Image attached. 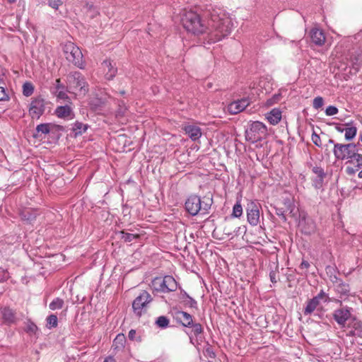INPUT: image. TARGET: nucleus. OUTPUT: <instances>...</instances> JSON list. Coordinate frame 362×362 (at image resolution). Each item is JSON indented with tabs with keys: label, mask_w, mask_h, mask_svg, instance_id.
Segmentation results:
<instances>
[{
	"label": "nucleus",
	"mask_w": 362,
	"mask_h": 362,
	"mask_svg": "<svg viewBox=\"0 0 362 362\" xmlns=\"http://www.w3.org/2000/svg\"><path fill=\"white\" fill-rule=\"evenodd\" d=\"M184 28L194 35H205L208 43H215L227 37L233 23L228 13L219 7L210 6L201 14L194 11H185L181 18Z\"/></svg>",
	"instance_id": "obj_1"
},
{
	"label": "nucleus",
	"mask_w": 362,
	"mask_h": 362,
	"mask_svg": "<svg viewBox=\"0 0 362 362\" xmlns=\"http://www.w3.org/2000/svg\"><path fill=\"white\" fill-rule=\"evenodd\" d=\"M213 204L212 196L205 195L202 199L196 194H191L185 203V209L191 216H196L199 213L205 215L209 213Z\"/></svg>",
	"instance_id": "obj_2"
},
{
	"label": "nucleus",
	"mask_w": 362,
	"mask_h": 362,
	"mask_svg": "<svg viewBox=\"0 0 362 362\" xmlns=\"http://www.w3.org/2000/svg\"><path fill=\"white\" fill-rule=\"evenodd\" d=\"M175 318L176 321L183 327L192 329L190 333L186 332L189 335L190 339H192L190 337L192 333H193L195 337H197L204 331L202 325L198 322H194L192 315L187 312L180 310L175 312Z\"/></svg>",
	"instance_id": "obj_3"
},
{
	"label": "nucleus",
	"mask_w": 362,
	"mask_h": 362,
	"mask_svg": "<svg viewBox=\"0 0 362 362\" xmlns=\"http://www.w3.org/2000/svg\"><path fill=\"white\" fill-rule=\"evenodd\" d=\"M331 301H332V299L329 295L321 290L316 296L307 300L306 305L303 308V314L306 316L311 315L315 310H322L321 303H327Z\"/></svg>",
	"instance_id": "obj_4"
},
{
	"label": "nucleus",
	"mask_w": 362,
	"mask_h": 362,
	"mask_svg": "<svg viewBox=\"0 0 362 362\" xmlns=\"http://www.w3.org/2000/svg\"><path fill=\"white\" fill-rule=\"evenodd\" d=\"M151 286L158 292L169 293L177 289V284L172 276L167 275L163 278H154L151 282Z\"/></svg>",
	"instance_id": "obj_5"
},
{
	"label": "nucleus",
	"mask_w": 362,
	"mask_h": 362,
	"mask_svg": "<svg viewBox=\"0 0 362 362\" xmlns=\"http://www.w3.org/2000/svg\"><path fill=\"white\" fill-rule=\"evenodd\" d=\"M67 84L69 88L78 90L80 94L85 95L89 90L84 76L78 71L71 72L67 76Z\"/></svg>",
	"instance_id": "obj_6"
},
{
	"label": "nucleus",
	"mask_w": 362,
	"mask_h": 362,
	"mask_svg": "<svg viewBox=\"0 0 362 362\" xmlns=\"http://www.w3.org/2000/svg\"><path fill=\"white\" fill-rule=\"evenodd\" d=\"M64 52L68 61L80 69L83 68V54L78 47L69 42L64 45Z\"/></svg>",
	"instance_id": "obj_7"
},
{
	"label": "nucleus",
	"mask_w": 362,
	"mask_h": 362,
	"mask_svg": "<svg viewBox=\"0 0 362 362\" xmlns=\"http://www.w3.org/2000/svg\"><path fill=\"white\" fill-rule=\"evenodd\" d=\"M266 126L259 121L253 122L245 131V139L252 143L260 141L267 134Z\"/></svg>",
	"instance_id": "obj_8"
},
{
	"label": "nucleus",
	"mask_w": 362,
	"mask_h": 362,
	"mask_svg": "<svg viewBox=\"0 0 362 362\" xmlns=\"http://www.w3.org/2000/svg\"><path fill=\"white\" fill-rule=\"evenodd\" d=\"M358 144L349 143L347 144L337 143L334 144L333 153L337 160H349L354 155V151H356Z\"/></svg>",
	"instance_id": "obj_9"
},
{
	"label": "nucleus",
	"mask_w": 362,
	"mask_h": 362,
	"mask_svg": "<svg viewBox=\"0 0 362 362\" xmlns=\"http://www.w3.org/2000/svg\"><path fill=\"white\" fill-rule=\"evenodd\" d=\"M152 297L146 291H143L132 303L134 313L139 317L142 314L143 309H145L148 303L152 301Z\"/></svg>",
	"instance_id": "obj_10"
},
{
	"label": "nucleus",
	"mask_w": 362,
	"mask_h": 362,
	"mask_svg": "<svg viewBox=\"0 0 362 362\" xmlns=\"http://www.w3.org/2000/svg\"><path fill=\"white\" fill-rule=\"evenodd\" d=\"M45 101L39 96L32 98L28 110L29 115L33 119H39L45 112Z\"/></svg>",
	"instance_id": "obj_11"
},
{
	"label": "nucleus",
	"mask_w": 362,
	"mask_h": 362,
	"mask_svg": "<svg viewBox=\"0 0 362 362\" xmlns=\"http://www.w3.org/2000/svg\"><path fill=\"white\" fill-rule=\"evenodd\" d=\"M260 209L261 205L254 201H251L247 204L246 211L247 221L252 226H257V224L259 223Z\"/></svg>",
	"instance_id": "obj_12"
},
{
	"label": "nucleus",
	"mask_w": 362,
	"mask_h": 362,
	"mask_svg": "<svg viewBox=\"0 0 362 362\" xmlns=\"http://www.w3.org/2000/svg\"><path fill=\"white\" fill-rule=\"evenodd\" d=\"M298 227L305 235H311L316 230V224L313 219L305 214H300Z\"/></svg>",
	"instance_id": "obj_13"
},
{
	"label": "nucleus",
	"mask_w": 362,
	"mask_h": 362,
	"mask_svg": "<svg viewBox=\"0 0 362 362\" xmlns=\"http://www.w3.org/2000/svg\"><path fill=\"white\" fill-rule=\"evenodd\" d=\"M351 310V308L346 306L337 309L334 311L333 318L341 327H344L346 321L349 320L351 318L354 321L356 320L355 317H352Z\"/></svg>",
	"instance_id": "obj_14"
},
{
	"label": "nucleus",
	"mask_w": 362,
	"mask_h": 362,
	"mask_svg": "<svg viewBox=\"0 0 362 362\" xmlns=\"http://www.w3.org/2000/svg\"><path fill=\"white\" fill-rule=\"evenodd\" d=\"M249 105V99L244 98L230 103L228 105V110L231 115H236L243 111Z\"/></svg>",
	"instance_id": "obj_15"
},
{
	"label": "nucleus",
	"mask_w": 362,
	"mask_h": 362,
	"mask_svg": "<svg viewBox=\"0 0 362 362\" xmlns=\"http://www.w3.org/2000/svg\"><path fill=\"white\" fill-rule=\"evenodd\" d=\"M102 68L105 72V77L107 80H112L116 76L117 68L116 63L110 59L104 60L102 63Z\"/></svg>",
	"instance_id": "obj_16"
},
{
	"label": "nucleus",
	"mask_w": 362,
	"mask_h": 362,
	"mask_svg": "<svg viewBox=\"0 0 362 362\" xmlns=\"http://www.w3.org/2000/svg\"><path fill=\"white\" fill-rule=\"evenodd\" d=\"M312 172L317 175L316 178L313 180V185L315 189L322 188L323 186L324 179L326 177L327 173L322 168L317 165L312 167Z\"/></svg>",
	"instance_id": "obj_17"
},
{
	"label": "nucleus",
	"mask_w": 362,
	"mask_h": 362,
	"mask_svg": "<svg viewBox=\"0 0 362 362\" xmlns=\"http://www.w3.org/2000/svg\"><path fill=\"white\" fill-rule=\"evenodd\" d=\"M54 114L62 119H72L75 117V114L69 105L58 106L54 110Z\"/></svg>",
	"instance_id": "obj_18"
},
{
	"label": "nucleus",
	"mask_w": 362,
	"mask_h": 362,
	"mask_svg": "<svg viewBox=\"0 0 362 362\" xmlns=\"http://www.w3.org/2000/svg\"><path fill=\"white\" fill-rule=\"evenodd\" d=\"M312 42L315 45L322 46L325 42V35L324 32L317 28H313L309 33Z\"/></svg>",
	"instance_id": "obj_19"
},
{
	"label": "nucleus",
	"mask_w": 362,
	"mask_h": 362,
	"mask_svg": "<svg viewBox=\"0 0 362 362\" xmlns=\"http://www.w3.org/2000/svg\"><path fill=\"white\" fill-rule=\"evenodd\" d=\"M185 133L193 141L199 139L202 136L201 129L195 125H188L184 128Z\"/></svg>",
	"instance_id": "obj_20"
},
{
	"label": "nucleus",
	"mask_w": 362,
	"mask_h": 362,
	"mask_svg": "<svg viewBox=\"0 0 362 362\" xmlns=\"http://www.w3.org/2000/svg\"><path fill=\"white\" fill-rule=\"evenodd\" d=\"M267 118L272 124H276L281 119V112L280 110L274 108L268 113Z\"/></svg>",
	"instance_id": "obj_21"
},
{
	"label": "nucleus",
	"mask_w": 362,
	"mask_h": 362,
	"mask_svg": "<svg viewBox=\"0 0 362 362\" xmlns=\"http://www.w3.org/2000/svg\"><path fill=\"white\" fill-rule=\"evenodd\" d=\"M1 314L5 321L8 323H13L15 322L16 316L15 313L12 309L8 307H4L1 308Z\"/></svg>",
	"instance_id": "obj_22"
},
{
	"label": "nucleus",
	"mask_w": 362,
	"mask_h": 362,
	"mask_svg": "<svg viewBox=\"0 0 362 362\" xmlns=\"http://www.w3.org/2000/svg\"><path fill=\"white\" fill-rule=\"evenodd\" d=\"M88 124H85L81 122L76 121L72 127V131L74 132L75 136L78 135H81L83 133L86 132L88 128Z\"/></svg>",
	"instance_id": "obj_23"
},
{
	"label": "nucleus",
	"mask_w": 362,
	"mask_h": 362,
	"mask_svg": "<svg viewBox=\"0 0 362 362\" xmlns=\"http://www.w3.org/2000/svg\"><path fill=\"white\" fill-rule=\"evenodd\" d=\"M125 341V336L123 334H119L113 341L112 347L114 349H122L124 347Z\"/></svg>",
	"instance_id": "obj_24"
},
{
	"label": "nucleus",
	"mask_w": 362,
	"mask_h": 362,
	"mask_svg": "<svg viewBox=\"0 0 362 362\" xmlns=\"http://www.w3.org/2000/svg\"><path fill=\"white\" fill-rule=\"evenodd\" d=\"M50 125L49 123H44L38 124L36 127L35 131L36 132L34 134V137L37 138L40 135L39 134H48L50 132Z\"/></svg>",
	"instance_id": "obj_25"
},
{
	"label": "nucleus",
	"mask_w": 362,
	"mask_h": 362,
	"mask_svg": "<svg viewBox=\"0 0 362 362\" xmlns=\"http://www.w3.org/2000/svg\"><path fill=\"white\" fill-rule=\"evenodd\" d=\"M284 205L286 211H289L291 216H296V206L293 199L290 198H286L284 199Z\"/></svg>",
	"instance_id": "obj_26"
},
{
	"label": "nucleus",
	"mask_w": 362,
	"mask_h": 362,
	"mask_svg": "<svg viewBox=\"0 0 362 362\" xmlns=\"http://www.w3.org/2000/svg\"><path fill=\"white\" fill-rule=\"evenodd\" d=\"M336 291L342 296H347L349 293V286L341 281L336 285Z\"/></svg>",
	"instance_id": "obj_27"
},
{
	"label": "nucleus",
	"mask_w": 362,
	"mask_h": 362,
	"mask_svg": "<svg viewBox=\"0 0 362 362\" xmlns=\"http://www.w3.org/2000/svg\"><path fill=\"white\" fill-rule=\"evenodd\" d=\"M357 128L356 127H351L345 128V139L347 141L352 140L356 135Z\"/></svg>",
	"instance_id": "obj_28"
},
{
	"label": "nucleus",
	"mask_w": 362,
	"mask_h": 362,
	"mask_svg": "<svg viewBox=\"0 0 362 362\" xmlns=\"http://www.w3.org/2000/svg\"><path fill=\"white\" fill-rule=\"evenodd\" d=\"M64 300L59 298H54L49 305V309L55 310L57 309H61L64 306Z\"/></svg>",
	"instance_id": "obj_29"
},
{
	"label": "nucleus",
	"mask_w": 362,
	"mask_h": 362,
	"mask_svg": "<svg viewBox=\"0 0 362 362\" xmlns=\"http://www.w3.org/2000/svg\"><path fill=\"white\" fill-rule=\"evenodd\" d=\"M47 327L49 329L54 328L57 327L58 325V320L57 317L54 314H52L49 316H47Z\"/></svg>",
	"instance_id": "obj_30"
},
{
	"label": "nucleus",
	"mask_w": 362,
	"mask_h": 362,
	"mask_svg": "<svg viewBox=\"0 0 362 362\" xmlns=\"http://www.w3.org/2000/svg\"><path fill=\"white\" fill-rule=\"evenodd\" d=\"M34 92V86L30 82H26L23 85V94L26 96H30Z\"/></svg>",
	"instance_id": "obj_31"
},
{
	"label": "nucleus",
	"mask_w": 362,
	"mask_h": 362,
	"mask_svg": "<svg viewBox=\"0 0 362 362\" xmlns=\"http://www.w3.org/2000/svg\"><path fill=\"white\" fill-rule=\"evenodd\" d=\"M349 161L356 163L357 168H361L362 166V154L358 153V147L356 148V151H354V155H353Z\"/></svg>",
	"instance_id": "obj_32"
},
{
	"label": "nucleus",
	"mask_w": 362,
	"mask_h": 362,
	"mask_svg": "<svg viewBox=\"0 0 362 362\" xmlns=\"http://www.w3.org/2000/svg\"><path fill=\"white\" fill-rule=\"evenodd\" d=\"M169 322V319L165 316H160L156 321V325L160 328H166L168 326Z\"/></svg>",
	"instance_id": "obj_33"
},
{
	"label": "nucleus",
	"mask_w": 362,
	"mask_h": 362,
	"mask_svg": "<svg viewBox=\"0 0 362 362\" xmlns=\"http://www.w3.org/2000/svg\"><path fill=\"white\" fill-rule=\"evenodd\" d=\"M120 235H121L120 238L126 243H129V242L132 241L133 240L136 239V238H138L137 235L129 233H127L124 231H121Z\"/></svg>",
	"instance_id": "obj_34"
},
{
	"label": "nucleus",
	"mask_w": 362,
	"mask_h": 362,
	"mask_svg": "<svg viewBox=\"0 0 362 362\" xmlns=\"http://www.w3.org/2000/svg\"><path fill=\"white\" fill-rule=\"evenodd\" d=\"M243 214V207L240 202H237L233 208L232 216L235 218H239Z\"/></svg>",
	"instance_id": "obj_35"
},
{
	"label": "nucleus",
	"mask_w": 362,
	"mask_h": 362,
	"mask_svg": "<svg viewBox=\"0 0 362 362\" xmlns=\"http://www.w3.org/2000/svg\"><path fill=\"white\" fill-rule=\"evenodd\" d=\"M350 62L352 68L355 70V71H358L361 64L359 62L358 56L351 55L350 57Z\"/></svg>",
	"instance_id": "obj_36"
},
{
	"label": "nucleus",
	"mask_w": 362,
	"mask_h": 362,
	"mask_svg": "<svg viewBox=\"0 0 362 362\" xmlns=\"http://www.w3.org/2000/svg\"><path fill=\"white\" fill-rule=\"evenodd\" d=\"M183 303L186 306L197 309V302L191 296L184 300Z\"/></svg>",
	"instance_id": "obj_37"
},
{
	"label": "nucleus",
	"mask_w": 362,
	"mask_h": 362,
	"mask_svg": "<svg viewBox=\"0 0 362 362\" xmlns=\"http://www.w3.org/2000/svg\"><path fill=\"white\" fill-rule=\"evenodd\" d=\"M324 100L322 97L317 96L314 98L313 102V106L315 109L317 110L323 106Z\"/></svg>",
	"instance_id": "obj_38"
},
{
	"label": "nucleus",
	"mask_w": 362,
	"mask_h": 362,
	"mask_svg": "<svg viewBox=\"0 0 362 362\" xmlns=\"http://www.w3.org/2000/svg\"><path fill=\"white\" fill-rule=\"evenodd\" d=\"M37 329L38 328L35 323L33 322H28L25 328V332L30 334H35Z\"/></svg>",
	"instance_id": "obj_39"
},
{
	"label": "nucleus",
	"mask_w": 362,
	"mask_h": 362,
	"mask_svg": "<svg viewBox=\"0 0 362 362\" xmlns=\"http://www.w3.org/2000/svg\"><path fill=\"white\" fill-rule=\"evenodd\" d=\"M275 214L279 216L284 222L287 221L286 216L285 215V209L283 208L275 207Z\"/></svg>",
	"instance_id": "obj_40"
},
{
	"label": "nucleus",
	"mask_w": 362,
	"mask_h": 362,
	"mask_svg": "<svg viewBox=\"0 0 362 362\" xmlns=\"http://www.w3.org/2000/svg\"><path fill=\"white\" fill-rule=\"evenodd\" d=\"M55 95L57 96V99L69 101V97L64 90L56 91Z\"/></svg>",
	"instance_id": "obj_41"
},
{
	"label": "nucleus",
	"mask_w": 362,
	"mask_h": 362,
	"mask_svg": "<svg viewBox=\"0 0 362 362\" xmlns=\"http://www.w3.org/2000/svg\"><path fill=\"white\" fill-rule=\"evenodd\" d=\"M338 112V109L335 106L329 105L326 108L325 113L328 116H332Z\"/></svg>",
	"instance_id": "obj_42"
},
{
	"label": "nucleus",
	"mask_w": 362,
	"mask_h": 362,
	"mask_svg": "<svg viewBox=\"0 0 362 362\" xmlns=\"http://www.w3.org/2000/svg\"><path fill=\"white\" fill-rule=\"evenodd\" d=\"M312 141L314 143V144L316 145L317 146H318V147L321 146V145H322L321 139H320V136L317 134H316L315 132H313V133L312 134Z\"/></svg>",
	"instance_id": "obj_43"
},
{
	"label": "nucleus",
	"mask_w": 362,
	"mask_h": 362,
	"mask_svg": "<svg viewBox=\"0 0 362 362\" xmlns=\"http://www.w3.org/2000/svg\"><path fill=\"white\" fill-rule=\"evenodd\" d=\"M21 216V218L23 220L28 221H32L35 218L32 214H30L28 211L23 212Z\"/></svg>",
	"instance_id": "obj_44"
},
{
	"label": "nucleus",
	"mask_w": 362,
	"mask_h": 362,
	"mask_svg": "<svg viewBox=\"0 0 362 362\" xmlns=\"http://www.w3.org/2000/svg\"><path fill=\"white\" fill-rule=\"evenodd\" d=\"M62 4V1L61 0H49V6L52 8L57 10L59 6Z\"/></svg>",
	"instance_id": "obj_45"
},
{
	"label": "nucleus",
	"mask_w": 362,
	"mask_h": 362,
	"mask_svg": "<svg viewBox=\"0 0 362 362\" xmlns=\"http://www.w3.org/2000/svg\"><path fill=\"white\" fill-rule=\"evenodd\" d=\"M204 354L206 356H209L211 358H214L216 356V354H215L214 351H213V349L210 346H208L205 349Z\"/></svg>",
	"instance_id": "obj_46"
},
{
	"label": "nucleus",
	"mask_w": 362,
	"mask_h": 362,
	"mask_svg": "<svg viewBox=\"0 0 362 362\" xmlns=\"http://www.w3.org/2000/svg\"><path fill=\"white\" fill-rule=\"evenodd\" d=\"M9 97L6 94L5 89L0 86V101L8 100Z\"/></svg>",
	"instance_id": "obj_47"
},
{
	"label": "nucleus",
	"mask_w": 362,
	"mask_h": 362,
	"mask_svg": "<svg viewBox=\"0 0 362 362\" xmlns=\"http://www.w3.org/2000/svg\"><path fill=\"white\" fill-rule=\"evenodd\" d=\"M269 278L272 283H274V284L276 283L277 280H278L277 272L275 271H271L269 273Z\"/></svg>",
	"instance_id": "obj_48"
},
{
	"label": "nucleus",
	"mask_w": 362,
	"mask_h": 362,
	"mask_svg": "<svg viewBox=\"0 0 362 362\" xmlns=\"http://www.w3.org/2000/svg\"><path fill=\"white\" fill-rule=\"evenodd\" d=\"M55 88H56V91H59V90H64L65 88V86L61 83L60 78H57L55 81Z\"/></svg>",
	"instance_id": "obj_49"
},
{
	"label": "nucleus",
	"mask_w": 362,
	"mask_h": 362,
	"mask_svg": "<svg viewBox=\"0 0 362 362\" xmlns=\"http://www.w3.org/2000/svg\"><path fill=\"white\" fill-rule=\"evenodd\" d=\"M84 9H86L87 11H95V6L92 3L86 2L83 6Z\"/></svg>",
	"instance_id": "obj_50"
},
{
	"label": "nucleus",
	"mask_w": 362,
	"mask_h": 362,
	"mask_svg": "<svg viewBox=\"0 0 362 362\" xmlns=\"http://www.w3.org/2000/svg\"><path fill=\"white\" fill-rule=\"evenodd\" d=\"M359 168H357L356 169H355L352 167H347L346 168V172L348 175H354L356 173V172L358 170Z\"/></svg>",
	"instance_id": "obj_51"
},
{
	"label": "nucleus",
	"mask_w": 362,
	"mask_h": 362,
	"mask_svg": "<svg viewBox=\"0 0 362 362\" xmlns=\"http://www.w3.org/2000/svg\"><path fill=\"white\" fill-rule=\"evenodd\" d=\"M136 330L134 329H131L129 332V334H128V337L130 340L133 341L135 339V337H136Z\"/></svg>",
	"instance_id": "obj_52"
},
{
	"label": "nucleus",
	"mask_w": 362,
	"mask_h": 362,
	"mask_svg": "<svg viewBox=\"0 0 362 362\" xmlns=\"http://www.w3.org/2000/svg\"><path fill=\"white\" fill-rule=\"evenodd\" d=\"M309 267H310V264H309V262H307V261H305V260H303V261L301 262L300 266V267L301 269H308Z\"/></svg>",
	"instance_id": "obj_53"
},
{
	"label": "nucleus",
	"mask_w": 362,
	"mask_h": 362,
	"mask_svg": "<svg viewBox=\"0 0 362 362\" xmlns=\"http://www.w3.org/2000/svg\"><path fill=\"white\" fill-rule=\"evenodd\" d=\"M331 281L334 283V284H339L340 283L341 281H342L341 279H339L337 276H334L333 277L331 276Z\"/></svg>",
	"instance_id": "obj_54"
},
{
	"label": "nucleus",
	"mask_w": 362,
	"mask_h": 362,
	"mask_svg": "<svg viewBox=\"0 0 362 362\" xmlns=\"http://www.w3.org/2000/svg\"><path fill=\"white\" fill-rule=\"evenodd\" d=\"M188 297H189V296L185 291L181 292V299L182 300V301H184V300H185Z\"/></svg>",
	"instance_id": "obj_55"
},
{
	"label": "nucleus",
	"mask_w": 362,
	"mask_h": 362,
	"mask_svg": "<svg viewBox=\"0 0 362 362\" xmlns=\"http://www.w3.org/2000/svg\"><path fill=\"white\" fill-rule=\"evenodd\" d=\"M335 129L339 132H345V128H343L341 127L339 124H337L336 127H335Z\"/></svg>",
	"instance_id": "obj_56"
},
{
	"label": "nucleus",
	"mask_w": 362,
	"mask_h": 362,
	"mask_svg": "<svg viewBox=\"0 0 362 362\" xmlns=\"http://www.w3.org/2000/svg\"><path fill=\"white\" fill-rule=\"evenodd\" d=\"M353 327L357 329L359 327H361V324L360 322H353Z\"/></svg>",
	"instance_id": "obj_57"
},
{
	"label": "nucleus",
	"mask_w": 362,
	"mask_h": 362,
	"mask_svg": "<svg viewBox=\"0 0 362 362\" xmlns=\"http://www.w3.org/2000/svg\"><path fill=\"white\" fill-rule=\"evenodd\" d=\"M103 362H116L112 356H108Z\"/></svg>",
	"instance_id": "obj_58"
},
{
	"label": "nucleus",
	"mask_w": 362,
	"mask_h": 362,
	"mask_svg": "<svg viewBox=\"0 0 362 362\" xmlns=\"http://www.w3.org/2000/svg\"><path fill=\"white\" fill-rule=\"evenodd\" d=\"M346 335L349 337H354L356 335V332L354 330H351Z\"/></svg>",
	"instance_id": "obj_59"
},
{
	"label": "nucleus",
	"mask_w": 362,
	"mask_h": 362,
	"mask_svg": "<svg viewBox=\"0 0 362 362\" xmlns=\"http://www.w3.org/2000/svg\"><path fill=\"white\" fill-rule=\"evenodd\" d=\"M358 177L359 178H362V170L358 173Z\"/></svg>",
	"instance_id": "obj_60"
},
{
	"label": "nucleus",
	"mask_w": 362,
	"mask_h": 362,
	"mask_svg": "<svg viewBox=\"0 0 362 362\" xmlns=\"http://www.w3.org/2000/svg\"><path fill=\"white\" fill-rule=\"evenodd\" d=\"M10 4L16 3L17 0H7Z\"/></svg>",
	"instance_id": "obj_61"
},
{
	"label": "nucleus",
	"mask_w": 362,
	"mask_h": 362,
	"mask_svg": "<svg viewBox=\"0 0 362 362\" xmlns=\"http://www.w3.org/2000/svg\"><path fill=\"white\" fill-rule=\"evenodd\" d=\"M329 144H335L336 143H334V141L332 140V139H329V141H328Z\"/></svg>",
	"instance_id": "obj_62"
},
{
	"label": "nucleus",
	"mask_w": 362,
	"mask_h": 362,
	"mask_svg": "<svg viewBox=\"0 0 362 362\" xmlns=\"http://www.w3.org/2000/svg\"><path fill=\"white\" fill-rule=\"evenodd\" d=\"M359 141L362 142V134H360L359 136Z\"/></svg>",
	"instance_id": "obj_63"
},
{
	"label": "nucleus",
	"mask_w": 362,
	"mask_h": 362,
	"mask_svg": "<svg viewBox=\"0 0 362 362\" xmlns=\"http://www.w3.org/2000/svg\"><path fill=\"white\" fill-rule=\"evenodd\" d=\"M121 95H124L125 93V92L124 90L121 91L120 92Z\"/></svg>",
	"instance_id": "obj_64"
}]
</instances>
